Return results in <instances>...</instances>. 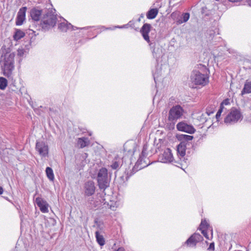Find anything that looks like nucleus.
Masks as SVG:
<instances>
[{
    "instance_id": "obj_1",
    "label": "nucleus",
    "mask_w": 251,
    "mask_h": 251,
    "mask_svg": "<svg viewBox=\"0 0 251 251\" xmlns=\"http://www.w3.org/2000/svg\"><path fill=\"white\" fill-rule=\"evenodd\" d=\"M1 53L0 63L2 71L5 76L10 77L14 69L15 53L5 46L1 48Z\"/></svg>"
},
{
    "instance_id": "obj_2",
    "label": "nucleus",
    "mask_w": 251,
    "mask_h": 251,
    "mask_svg": "<svg viewBox=\"0 0 251 251\" xmlns=\"http://www.w3.org/2000/svg\"><path fill=\"white\" fill-rule=\"evenodd\" d=\"M56 15L52 11H48L42 18L41 26L44 30H49L55 26L56 23Z\"/></svg>"
},
{
    "instance_id": "obj_3",
    "label": "nucleus",
    "mask_w": 251,
    "mask_h": 251,
    "mask_svg": "<svg viewBox=\"0 0 251 251\" xmlns=\"http://www.w3.org/2000/svg\"><path fill=\"white\" fill-rule=\"evenodd\" d=\"M190 82L195 85L204 86L208 82V77L199 70H194L190 75Z\"/></svg>"
},
{
    "instance_id": "obj_4",
    "label": "nucleus",
    "mask_w": 251,
    "mask_h": 251,
    "mask_svg": "<svg viewBox=\"0 0 251 251\" xmlns=\"http://www.w3.org/2000/svg\"><path fill=\"white\" fill-rule=\"evenodd\" d=\"M177 138L180 141V144L177 146V152L181 157H183L185 154L186 146L189 141L192 140L193 136L185 134H179L177 136Z\"/></svg>"
},
{
    "instance_id": "obj_5",
    "label": "nucleus",
    "mask_w": 251,
    "mask_h": 251,
    "mask_svg": "<svg viewBox=\"0 0 251 251\" xmlns=\"http://www.w3.org/2000/svg\"><path fill=\"white\" fill-rule=\"evenodd\" d=\"M98 183L100 189L105 190L109 186L107 170L105 168L100 169L98 174Z\"/></svg>"
},
{
    "instance_id": "obj_6",
    "label": "nucleus",
    "mask_w": 251,
    "mask_h": 251,
    "mask_svg": "<svg viewBox=\"0 0 251 251\" xmlns=\"http://www.w3.org/2000/svg\"><path fill=\"white\" fill-rule=\"evenodd\" d=\"M184 110L182 107L179 105L173 106L170 110L168 114V120L175 123L177 120L180 119L183 115Z\"/></svg>"
},
{
    "instance_id": "obj_7",
    "label": "nucleus",
    "mask_w": 251,
    "mask_h": 251,
    "mask_svg": "<svg viewBox=\"0 0 251 251\" xmlns=\"http://www.w3.org/2000/svg\"><path fill=\"white\" fill-rule=\"evenodd\" d=\"M242 115L240 111L236 108H232L229 113L225 119L226 124H232L241 119Z\"/></svg>"
},
{
    "instance_id": "obj_8",
    "label": "nucleus",
    "mask_w": 251,
    "mask_h": 251,
    "mask_svg": "<svg viewBox=\"0 0 251 251\" xmlns=\"http://www.w3.org/2000/svg\"><path fill=\"white\" fill-rule=\"evenodd\" d=\"M36 151L42 157H47L49 153V147L46 142L37 141L36 143Z\"/></svg>"
},
{
    "instance_id": "obj_9",
    "label": "nucleus",
    "mask_w": 251,
    "mask_h": 251,
    "mask_svg": "<svg viewBox=\"0 0 251 251\" xmlns=\"http://www.w3.org/2000/svg\"><path fill=\"white\" fill-rule=\"evenodd\" d=\"M176 128L179 131L185 132L189 134H193L196 131L192 125H188L184 122L178 123L176 125Z\"/></svg>"
},
{
    "instance_id": "obj_10",
    "label": "nucleus",
    "mask_w": 251,
    "mask_h": 251,
    "mask_svg": "<svg viewBox=\"0 0 251 251\" xmlns=\"http://www.w3.org/2000/svg\"><path fill=\"white\" fill-rule=\"evenodd\" d=\"M159 160L162 163H171L173 162V157L171 151L169 149H167L164 152L159 156Z\"/></svg>"
},
{
    "instance_id": "obj_11",
    "label": "nucleus",
    "mask_w": 251,
    "mask_h": 251,
    "mask_svg": "<svg viewBox=\"0 0 251 251\" xmlns=\"http://www.w3.org/2000/svg\"><path fill=\"white\" fill-rule=\"evenodd\" d=\"M95 183L93 181H88L84 184V189L85 195L90 196L93 195L95 192Z\"/></svg>"
},
{
    "instance_id": "obj_12",
    "label": "nucleus",
    "mask_w": 251,
    "mask_h": 251,
    "mask_svg": "<svg viewBox=\"0 0 251 251\" xmlns=\"http://www.w3.org/2000/svg\"><path fill=\"white\" fill-rule=\"evenodd\" d=\"M35 202L38 206L40 208L41 212L43 213H47L49 212V204L46 201L44 200L41 198L37 197L36 198Z\"/></svg>"
},
{
    "instance_id": "obj_13",
    "label": "nucleus",
    "mask_w": 251,
    "mask_h": 251,
    "mask_svg": "<svg viewBox=\"0 0 251 251\" xmlns=\"http://www.w3.org/2000/svg\"><path fill=\"white\" fill-rule=\"evenodd\" d=\"M26 7H23L20 9L16 19V25H22L25 20Z\"/></svg>"
},
{
    "instance_id": "obj_14",
    "label": "nucleus",
    "mask_w": 251,
    "mask_h": 251,
    "mask_svg": "<svg viewBox=\"0 0 251 251\" xmlns=\"http://www.w3.org/2000/svg\"><path fill=\"white\" fill-rule=\"evenodd\" d=\"M151 26L150 24H145L141 29V32L144 39L148 43L150 42V39L148 34L150 31Z\"/></svg>"
},
{
    "instance_id": "obj_15",
    "label": "nucleus",
    "mask_w": 251,
    "mask_h": 251,
    "mask_svg": "<svg viewBox=\"0 0 251 251\" xmlns=\"http://www.w3.org/2000/svg\"><path fill=\"white\" fill-rule=\"evenodd\" d=\"M136 144L135 143H126L124 145V150L129 154L133 155L135 151Z\"/></svg>"
},
{
    "instance_id": "obj_16",
    "label": "nucleus",
    "mask_w": 251,
    "mask_h": 251,
    "mask_svg": "<svg viewBox=\"0 0 251 251\" xmlns=\"http://www.w3.org/2000/svg\"><path fill=\"white\" fill-rule=\"evenodd\" d=\"M42 11L35 8L32 9L30 11V16L32 20L38 21L40 19Z\"/></svg>"
},
{
    "instance_id": "obj_17",
    "label": "nucleus",
    "mask_w": 251,
    "mask_h": 251,
    "mask_svg": "<svg viewBox=\"0 0 251 251\" xmlns=\"http://www.w3.org/2000/svg\"><path fill=\"white\" fill-rule=\"evenodd\" d=\"M150 46L151 48L153 57L156 58L159 57L161 55V50L158 47L156 48L155 44L153 43H151Z\"/></svg>"
},
{
    "instance_id": "obj_18",
    "label": "nucleus",
    "mask_w": 251,
    "mask_h": 251,
    "mask_svg": "<svg viewBox=\"0 0 251 251\" xmlns=\"http://www.w3.org/2000/svg\"><path fill=\"white\" fill-rule=\"evenodd\" d=\"M147 146L144 145L143 147L141 154L140 155L139 158L138 159L136 163L137 165H142V162L143 161L144 158L146 157L147 156Z\"/></svg>"
},
{
    "instance_id": "obj_19",
    "label": "nucleus",
    "mask_w": 251,
    "mask_h": 251,
    "mask_svg": "<svg viewBox=\"0 0 251 251\" xmlns=\"http://www.w3.org/2000/svg\"><path fill=\"white\" fill-rule=\"evenodd\" d=\"M71 27L73 28V26L71 24H68L66 22L61 23L58 25V28L63 32H66Z\"/></svg>"
},
{
    "instance_id": "obj_20",
    "label": "nucleus",
    "mask_w": 251,
    "mask_h": 251,
    "mask_svg": "<svg viewBox=\"0 0 251 251\" xmlns=\"http://www.w3.org/2000/svg\"><path fill=\"white\" fill-rule=\"evenodd\" d=\"M158 13V10L157 8H153L150 10L147 14V17L149 19H154Z\"/></svg>"
},
{
    "instance_id": "obj_21",
    "label": "nucleus",
    "mask_w": 251,
    "mask_h": 251,
    "mask_svg": "<svg viewBox=\"0 0 251 251\" xmlns=\"http://www.w3.org/2000/svg\"><path fill=\"white\" fill-rule=\"evenodd\" d=\"M96 238L97 242L100 246H103L105 244V240L102 235H100L99 231L97 230L95 232Z\"/></svg>"
},
{
    "instance_id": "obj_22",
    "label": "nucleus",
    "mask_w": 251,
    "mask_h": 251,
    "mask_svg": "<svg viewBox=\"0 0 251 251\" xmlns=\"http://www.w3.org/2000/svg\"><path fill=\"white\" fill-rule=\"evenodd\" d=\"M251 93V81L247 80L242 91V94Z\"/></svg>"
},
{
    "instance_id": "obj_23",
    "label": "nucleus",
    "mask_w": 251,
    "mask_h": 251,
    "mask_svg": "<svg viewBox=\"0 0 251 251\" xmlns=\"http://www.w3.org/2000/svg\"><path fill=\"white\" fill-rule=\"evenodd\" d=\"M46 175H47L48 178L50 181L54 180V174L53 172V170L51 168H50L49 167H47L46 169Z\"/></svg>"
},
{
    "instance_id": "obj_24",
    "label": "nucleus",
    "mask_w": 251,
    "mask_h": 251,
    "mask_svg": "<svg viewBox=\"0 0 251 251\" xmlns=\"http://www.w3.org/2000/svg\"><path fill=\"white\" fill-rule=\"evenodd\" d=\"M189 17L190 14L188 13H184L182 15L181 19H179L177 22L179 24L185 23L189 20Z\"/></svg>"
},
{
    "instance_id": "obj_25",
    "label": "nucleus",
    "mask_w": 251,
    "mask_h": 251,
    "mask_svg": "<svg viewBox=\"0 0 251 251\" xmlns=\"http://www.w3.org/2000/svg\"><path fill=\"white\" fill-rule=\"evenodd\" d=\"M25 36V33L21 30H17L15 32L13 38L15 40L18 41L21 39Z\"/></svg>"
},
{
    "instance_id": "obj_26",
    "label": "nucleus",
    "mask_w": 251,
    "mask_h": 251,
    "mask_svg": "<svg viewBox=\"0 0 251 251\" xmlns=\"http://www.w3.org/2000/svg\"><path fill=\"white\" fill-rule=\"evenodd\" d=\"M7 85V81L6 78L0 77V89L4 90Z\"/></svg>"
},
{
    "instance_id": "obj_27",
    "label": "nucleus",
    "mask_w": 251,
    "mask_h": 251,
    "mask_svg": "<svg viewBox=\"0 0 251 251\" xmlns=\"http://www.w3.org/2000/svg\"><path fill=\"white\" fill-rule=\"evenodd\" d=\"M86 138H78L77 141V145L80 148H84L88 145V143L86 142Z\"/></svg>"
},
{
    "instance_id": "obj_28",
    "label": "nucleus",
    "mask_w": 251,
    "mask_h": 251,
    "mask_svg": "<svg viewBox=\"0 0 251 251\" xmlns=\"http://www.w3.org/2000/svg\"><path fill=\"white\" fill-rule=\"evenodd\" d=\"M192 238H194L197 243L199 242L202 239V237L199 233H194L191 235L190 240L192 239Z\"/></svg>"
},
{
    "instance_id": "obj_29",
    "label": "nucleus",
    "mask_w": 251,
    "mask_h": 251,
    "mask_svg": "<svg viewBox=\"0 0 251 251\" xmlns=\"http://www.w3.org/2000/svg\"><path fill=\"white\" fill-rule=\"evenodd\" d=\"M190 239L191 237L186 241L185 244L189 246L195 247L197 243L195 241L194 238H192V239L190 240Z\"/></svg>"
},
{
    "instance_id": "obj_30",
    "label": "nucleus",
    "mask_w": 251,
    "mask_h": 251,
    "mask_svg": "<svg viewBox=\"0 0 251 251\" xmlns=\"http://www.w3.org/2000/svg\"><path fill=\"white\" fill-rule=\"evenodd\" d=\"M208 226V224L205 220H202L200 226V229H206Z\"/></svg>"
},
{
    "instance_id": "obj_31",
    "label": "nucleus",
    "mask_w": 251,
    "mask_h": 251,
    "mask_svg": "<svg viewBox=\"0 0 251 251\" xmlns=\"http://www.w3.org/2000/svg\"><path fill=\"white\" fill-rule=\"evenodd\" d=\"M120 165V162L119 161H114L111 165V167L113 169H117L119 168Z\"/></svg>"
},
{
    "instance_id": "obj_32",
    "label": "nucleus",
    "mask_w": 251,
    "mask_h": 251,
    "mask_svg": "<svg viewBox=\"0 0 251 251\" xmlns=\"http://www.w3.org/2000/svg\"><path fill=\"white\" fill-rule=\"evenodd\" d=\"M199 120L201 122L204 123L207 121V117L205 114H202L199 118Z\"/></svg>"
},
{
    "instance_id": "obj_33",
    "label": "nucleus",
    "mask_w": 251,
    "mask_h": 251,
    "mask_svg": "<svg viewBox=\"0 0 251 251\" xmlns=\"http://www.w3.org/2000/svg\"><path fill=\"white\" fill-rule=\"evenodd\" d=\"M95 225L94 226V227H96L97 229H98V230L100 229H102V227H101V223L100 222H98L96 220L95 221Z\"/></svg>"
},
{
    "instance_id": "obj_34",
    "label": "nucleus",
    "mask_w": 251,
    "mask_h": 251,
    "mask_svg": "<svg viewBox=\"0 0 251 251\" xmlns=\"http://www.w3.org/2000/svg\"><path fill=\"white\" fill-rule=\"evenodd\" d=\"M222 111H223V108L222 107V106H221L216 115V118L218 120L219 118H220V117L221 116V114Z\"/></svg>"
},
{
    "instance_id": "obj_35",
    "label": "nucleus",
    "mask_w": 251,
    "mask_h": 251,
    "mask_svg": "<svg viewBox=\"0 0 251 251\" xmlns=\"http://www.w3.org/2000/svg\"><path fill=\"white\" fill-rule=\"evenodd\" d=\"M18 51V55L20 56H22L25 53V50L23 49H19L17 50Z\"/></svg>"
},
{
    "instance_id": "obj_36",
    "label": "nucleus",
    "mask_w": 251,
    "mask_h": 251,
    "mask_svg": "<svg viewBox=\"0 0 251 251\" xmlns=\"http://www.w3.org/2000/svg\"><path fill=\"white\" fill-rule=\"evenodd\" d=\"M200 230H201V233L203 235V236L207 239H209L206 229H202Z\"/></svg>"
},
{
    "instance_id": "obj_37",
    "label": "nucleus",
    "mask_w": 251,
    "mask_h": 251,
    "mask_svg": "<svg viewBox=\"0 0 251 251\" xmlns=\"http://www.w3.org/2000/svg\"><path fill=\"white\" fill-rule=\"evenodd\" d=\"M208 250H214V244L213 243H211L208 248Z\"/></svg>"
},
{
    "instance_id": "obj_38",
    "label": "nucleus",
    "mask_w": 251,
    "mask_h": 251,
    "mask_svg": "<svg viewBox=\"0 0 251 251\" xmlns=\"http://www.w3.org/2000/svg\"><path fill=\"white\" fill-rule=\"evenodd\" d=\"M213 113V111H209L207 109L206 112L205 114L206 116H209L211 114H212Z\"/></svg>"
},
{
    "instance_id": "obj_39",
    "label": "nucleus",
    "mask_w": 251,
    "mask_h": 251,
    "mask_svg": "<svg viewBox=\"0 0 251 251\" xmlns=\"http://www.w3.org/2000/svg\"><path fill=\"white\" fill-rule=\"evenodd\" d=\"M113 251H125V250L123 248L121 247V248H119L117 250H116Z\"/></svg>"
},
{
    "instance_id": "obj_40",
    "label": "nucleus",
    "mask_w": 251,
    "mask_h": 251,
    "mask_svg": "<svg viewBox=\"0 0 251 251\" xmlns=\"http://www.w3.org/2000/svg\"><path fill=\"white\" fill-rule=\"evenodd\" d=\"M229 1L232 2H236L240 1L241 0H228Z\"/></svg>"
},
{
    "instance_id": "obj_41",
    "label": "nucleus",
    "mask_w": 251,
    "mask_h": 251,
    "mask_svg": "<svg viewBox=\"0 0 251 251\" xmlns=\"http://www.w3.org/2000/svg\"><path fill=\"white\" fill-rule=\"evenodd\" d=\"M3 189L1 187H0V195L2 194L3 193Z\"/></svg>"
},
{
    "instance_id": "obj_42",
    "label": "nucleus",
    "mask_w": 251,
    "mask_h": 251,
    "mask_svg": "<svg viewBox=\"0 0 251 251\" xmlns=\"http://www.w3.org/2000/svg\"><path fill=\"white\" fill-rule=\"evenodd\" d=\"M146 166H147V165H144V166H141V167H140V169H141V168H143V167H146Z\"/></svg>"
}]
</instances>
